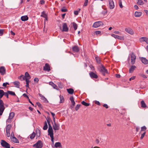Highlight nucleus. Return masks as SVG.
Wrapping results in <instances>:
<instances>
[{"label": "nucleus", "mask_w": 148, "mask_h": 148, "mask_svg": "<svg viewBox=\"0 0 148 148\" xmlns=\"http://www.w3.org/2000/svg\"><path fill=\"white\" fill-rule=\"evenodd\" d=\"M49 128L48 131V135L51 138V141L54 143V137L53 130L51 124H49Z\"/></svg>", "instance_id": "nucleus-1"}, {"label": "nucleus", "mask_w": 148, "mask_h": 148, "mask_svg": "<svg viewBox=\"0 0 148 148\" xmlns=\"http://www.w3.org/2000/svg\"><path fill=\"white\" fill-rule=\"evenodd\" d=\"M4 103L3 100H0V115L1 116L5 110Z\"/></svg>", "instance_id": "nucleus-2"}, {"label": "nucleus", "mask_w": 148, "mask_h": 148, "mask_svg": "<svg viewBox=\"0 0 148 148\" xmlns=\"http://www.w3.org/2000/svg\"><path fill=\"white\" fill-rule=\"evenodd\" d=\"M100 72L104 76L106 74L108 73L107 70L105 68L104 66L103 65H101L100 68Z\"/></svg>", "instance_id": "nucleus-3"}, {"label": "nucleus", "mask_w": 148, "mask_h": 148, "mask_svg": "<svg viewBox=\"0 0 148 148\" xmlns=\"http://www.w3.org/2000/svg\"><path fill=\"white\" fill-rule=\"evenodd\" d=\"M43 146L42 143L41 141H38L36 144H34L33 147L36 148H41Z\"/></svg>", "instance_id": "nucleus-4"}, {"label": "nucleus", "mask_w": 148, "mask_h": 148, "mask_svg": "<svg viewBox=\"0 0 148 148\" xmlns=\"http://www.w3.org/2000/svg\"><path fill=\"white\" fill-rule=\"evenodd\" d=\"M130 56H131V64H134L135 62L136 57L135 54L133 52H132L130 55Z\"/></svg>", "instance_id": "nucleus-5"}, {"label": "nucleus", "mask_w": 148, "mask_h": 148, "mask_svg": "<svg viewBox=\"0 0 148 148\" xmlns=\"http://www.w3.org/2000/svg\"><path fill=\"white\" fill-rule=\"evenodd\" d=\"M11 126L10 124L8 125L6 127V136L8 137L10 136V130L11 129Z\"/></svg>", "instance_id": "nucleus-6"}, {"label": "nucleus", "mask_w": 148, "mask_h": 148, "mask_svg": "<svg viewBox=\"0 0 148 148\" xmlns=\"http://www.w3.org/2000/svg\"><path fill=\"white\" fill-rule=\"evenodd\" d=\"M102 22L101 21H97L95 22L92 25V27L95 28H97L99 27L101 25H103Z\"/></svg>", "instance_id": "nucleus-7"}, {"label": "nucleus", "mask_w": 148, "mask_h": 148, "mask_svg": "<svg viewBox=\"0 0 148 148\" xmlns=\"http://www.w3.org/2000/svg\"><path fill=\"white\" fill-rule=\"evenodd\" d=\"M15 115L14 113V112H10L9 114V118L7 120L6 122L10 123L11 122V120L14 117Z\"/></svg>", "instance_id": "nucleus-8"}, {"label": "nucleus", "mask_w": 148, "mask_h": 148, "mask_svg": "<svg viewBox=\"0 0 148 148\" xmlns=\"http://www.w3.org/2000/svg\"><path fill=\"white\" fill-rule=\"evenodd\" d=\"M43 70L45 71L49 72L51 70L50 66L48 63H46L43 67Z\"/></svg>", "instance_id": "nucleus-9"}, {"label": "nucleus", "mask_w": 148, "mask_h": 148, "mask_svg": "<svg viewBox=\"0 0 148 148\" xmlns=\"http://www.w3.org/2000/svg\"><path fill=\"white\" fill-rule=\"evenodd\" d=\"M6 69L4 67L2 66L0 67V73L1 75H3L5 74Z\"/></svg>", "instance_id": "nucleus-10"}, {"label": "nucleus", "mask_w": 148, "mask_h": 148, "mask_svg": "<svg viewBox=\"0 0 148 148\" xmlns=\"http://www.w3.org/2000/svg\"><path fill=\"white\" fill-rule=\"evenodd\" d=\"M111 36L115 38L120 39L121 40H124V37L123 36H119L117 35L114 34H112L111 35Z\"/></svg>", "instance_id": "nucleus-11"}, {"label": "nucleus", "mask_w": 148, "mask_h": 148, "mask_svg": "<svg viewBox=\"0 0 148 148\" xmlns=\"http://www.w3.org/2000/svg\"><path fill=\"white\" fill-rule=\"evenodd\" d=\"M53 127L54 130H58L59 129V125L58 123H53Z\"/></svg>", "instance_id": "nucleus-12"}, {"label": "nucleus", "mask_w": 148, "mask_h": 148, "mask_svg": "<svg viewBox=\"0 0 148 148\" xmlns=\"http://www.w3.org/2000/svg\"><path fill=\"white\" fill-rule=\"evenodd\" d=\"M109 7L110 9H112L114 8V3L112 0H109Z\"/></svg>", "instance_id": "nucleus-13"}, {"label": "nucleus", "mask_w": 148, "mask_h": 148, "mask_svg": "<svg viewBox=\"0 0 148 148\" xmlns=\"http://www.w3.org/2000/svg\"><path fill=\"white\" fill-rule=\"evenodd\" d=\"M63 31L64 32H67L69 30V29L67 27V24L66 23H64L63 25Z\"/></svg>", "instance_id": "nucleus-14"}, {"label": "nucleus", "mask_w": 148, "mask_h": 148, "mask_svg": "<svg viewBox=\"0 0 148 148\" xmlns=\"http://www.w3.org/2000/svg\"><path fill=\"white\" fill-rule=\"evenodd\" d=\"M90 76L91 78L97 79L98 78L97 75L94 73L91 72L89 73Z\"/></svg>", "instance_id": "nucleus-15"}, {"label": "nucleus", "mask_w": 148, "mask_h": 148, "mask_svg": "<svg viewBox=\"0 0 148 148\" xmlns=\"http://www.w3.org/2000/svg\"><path fill=\"white\" fill-rule=\"evenodd\" d=\"M125 31L126 32L132 35L134 34V32L133 30L131 28H125Z\"/></svg>", "instance_id": "nucleus-16"}, {"label": "nucleus", "mask_w": 148, "mask_h": 148, "mask_svg": "<svg viewBox=\"0 0 148 148\" xmlns=\"http://www.w3.org/2000/svg\"><path fill=\"white\" fill-rule=\"evenodd\" d=\"M10 139L14 143H19L18 139L15 137H10Z\"/></svg>", "instance_id": "nucleus-17"}, {"label": "nucleus", "mask_w": 148, "mask_h": 148, "mask_svg": "<svg viewBox=\"0 0 148 148\" xmlns=\"http://www.w3.org/2000/svg\"><path fill=\"white\" fill-rule=\"evenodd\" d=\"M142 14V12H135L134 15L136 17H140Z\"/></svg>", "instance_id": "nucleus-18"}, {"label": "nucleus", "mask_w": 148, "mask_h": 148, "mask_svg": "<svg viewBox=\"0 0 148 148\" xmlns=\"http://www.w3.org/2000/svg\"><path fill=\"white\" fill-rule=\"evenodd\" d=\"M141 60L142 63L144 64H147L148 63V60L145 58H141Z\"/></svg>", "instance_id": "nucleus-19"}, {"label": "nucleus", "mask_w": 148, "mask_h": 148, "mask_svg": "<svg viewBox=\"0 0 148 148\" xmlns=\"http://www.w3.org/2000/svg\"><path fill=\"white\" fill-rule=\"evenodd\" d=\"M72 50L74 52H77L79 51V49L78 47L77 46H75L72 47Z\"/></svg>", "instance_id": "nucleus-20"}, {"label": "nucleus", "mask_w": 148, "mask_h": 148, "mask_svg": "<svg viewBox=\"0 0 148 148\" xmlns=\"http://www.w3.org/2000/svg\"><path fill=\"white\" fill-rule=\"evenodd\" d=\"M39 95L41 97V99L43 100L44 102H48V101L45 97L43 96L42 94H39Z\"/></svg>", "instance_id": "nucleus-21"}, {"label": "nucleus", "mask_w": 148, "mask_h": 148, "mask_svg": "<svg viewBox=\"0 0 148 148\" xmlns=\"http://www.w3.org/2000/svg\"><path fill=\"white\" fill-rule=\"evenodd\" d=\"M21 19L22 21H25L28 19V17L27 16H23L21 17Z\"/></svg>", "instance_id": "nucleus-22"}, {"label": "nucleus", "mask_w": 148, "mask_h": 148, "mask_svg": "<svg viewBox=\"0 0 148 148\" xmlns=\"http://www.w3.org/2000/svg\"><path fill=\"white\" fill-rule=\"evenodd\" d=\"M41 16L45 18L46 20H47V16L45 12L43 11L41 13Z\"/></svg>", "instance_id": "nucleus-23"}, {"label": "nucleus", "mask_w": 148, "mask_h": 148, "mask_svg": "<svg viewBox=\"0 0 148 148\" xmlns=\"http://www.w3.org/2000/svg\"><path fill=\"white\" fill-rule=\"evenodd\" d=\"M141 107L142 108H147V106L146 105L144 101L142 100L141 101Z\"/></svg>", "instance_id": "nucleus-24"}, {"label": "nucleus", "mask_w": 148, "mask_h": 148, "mask_svg": "<svg viewBox=\"0 0 148 148\" xmlns=\"http://www.w3.org/2000/svg\"><path fill=\"white\" fill-rule=\"evenodd\" d=\"M136 68V66H135L133 65L132 66L130 69H129V72L130 73H132L134 71V70Z\"/></svg>", "instance_id": "nucleus-25"}, {"label": "nucleus", "mask_w": 148, "mask_h": 148, "mask_svg": "<svg viewBox=\"0 0 148 148\" xmlns=\"http://www.w3.org/2000/svg\"><path fill=\"white\" fill-rule=\"evenodd\" d=\"M4 92L3 90H0V100H2L1 99L4 95Z\"/></svg>", "instance_id": "nucleus-26"}, {"label": "nucleus", "mask_w": 148, "mask_h": 148, "mask_svg": "<svg viewBox=\"0 0 148 148\" xmlns=\"http://www.w3.org/2000/svg\"><path fill=\"white\" fill-rule=\"evenodd\" d=\"M14 85L15 86V87L17 88H19L20 86V83L18 81H15L14 82H13Z\"/></svg>", "instance_id": "nucleus-27"}, {"label": "nucleus", "mask_w": 148, "mask_h": 148, "mask_svg": "<svg viewBox=\"0 0 148 148\" xmlns=\"http://www.w3.org/2000/svg\"><path fill=\"white\" fill-rule=\"evenodd\" d=\"M49 85H51L54 89H57V88H58L56 85L54 84V83L52 82H49Z\"/></svg>", "instance_id": "nucleus-28"}, {"label": "nucleus", "mask_w": 148, "mask_h": 148, "mask_svg": "<svg viewBox=\"0 0 148 148\" xmlns=\"http://www.w3.org/2000/svg\"><path fill=\"white\" fill-rule=\"evenodd\" d=\"M67 90L68 93L69 94H72L74 92V90L73 89L71 88L67 89Z\"/></svg>", "instance_id": "nucleus-29"}, {"label": "nucleus", "mask_w": 148, "mask_h": 148, "mask_svg": "<svg viewBox=\"0 0 148 148\" xmlns=\"http://www.w3.org/2000/svg\"><path fill=\"white\" fill-rule=\"evenodd\" d=\"M44 125L43 128V129L44 130H47L48 128V125L46 121L44 122Z\"/></svg>", "instance_id": "nucleus-30"}, {"label": "nucleus", "mask_w": 148, "mask_h": 148, "mask_svg": "<svg viewBox=\"0 0 148 148\" xmlns=\"http://www.w3.org/2000/svg\"><path fill=\"white\" fill-rule=\"evenodd\" d=\"M24 76L25 77V79H29L31 78L30 75L27 72H26L25 73V76Z\"/></svg>", "instance_id": "nucleus-31"}, {"label": "nucleus", "mask_w": 148, "mask_h": 148, "mask_svg": "<svg viewBox=\"0 0 148 148\" xmlns=\"http://www.w3.org/2000/svg\"><path fill=\"white\" fill-rule=\"evenodd\" d=\"M55 146L56 147H61L62 145H61V143L60 142H56L55 144Z\"/></svg>", "instance_id": "nucleus-32"}, {"label": "nucleus", "mask_w": 148, "mask_h": 148, "mask_svg": "<svg viewBox=\"0 0 148 148\" xmlns=\"http://www.w3.org/2000/svg\"><path fill=\"white\" fill-rule=\"evenodd\" d=\"M81 103L82 105L86 106H89L90 104L89 103H87L84 101H82L81 102Z\"/></svg>", "instance_id": "nucleus-33"}, {"label": "nucleus", "mask_w": 148, "mask_h": 148, "mask_svg": "<svg viewBox=\"0 0 148 148\" xmlns=\"http://www.w3.org/2000/svg\"><path fill=\"white\" fill-rule=\"evenodd\" d=\"M18 78L19 79L21 80H24L25 79V77L23 75H21L20 76L18 77Z\"/></svg>", "instance_id": "nucleus-34"}, {"label": "nucleus", "mask_w": 148, "mask_h": 148, "mask_svg": "<svg viewBox=\"0 0 148 148\" xmlns=\"http://www.w3.org/2000/svg\"><path fill=\"white\" fill-rule=\"evenodd\" d=\"M137 3L139 5H142L144 4V3L142 0H138Z\"/></svg>", "instance_id": "nucleus-35"}, {"label": "nucleus", "mask_w": 148, "mask_h": 148, "mask_svg": "<svg viewBox=\"0 0 148 148\" xmlns=\"http://www.w3.org/2000/svg\"><path fill=\"white\" fill-rule=\"evenodd\" d=\"M29 79H25V81L26 82V86L27 87L29 88Z\"/></svg>", "instance_id": "nucleus-36"}, {"label": "nucleus", "mask_w": 148, "mask_h": 148, "mask_svg": "<svg viewBox=\"0 0 148 148\" xmlns=\"http://www.w3.org/2000/svg\"><path fill=\"white\" fill-rule=\"evenodd\" d=\"M60 103L63 102L64 101L63 97L62 96L60 95Z\"/></svg>", "instance_id": "nucleus-37"}, {"label": "nucleus", "mask_w": 148, "mask_h": 148, "mask_svg": "<svg viewBox=\"0 0 148 148\" xmlns=\"http://www.w3.org/2000/svg\"><path fill=\"white\" fill-rule=\"evenodd\" d=\"M8 93H9V94L10 95H13V96H16V94H15V93H14V92L8 90Z\"/></svg>", "instance_id": "nucleus-38"}, {"label": "nucleus", "mask_w": 148, "mask_h": 148, "mask_svg": "<svg viewBox=\"0 0 148 148\" xmlns=\"http://www.w3.org/2000/svg\"><path fill=\"white\" fill-rule=\"evenodd\" d=\"M146 38V37H142L139 39V41L141 42H145V39H146L145 38Z\"/></svg>", "instance_id": "nucleus-39"}, {"label": "nucleus", "mask_w": 148, "mask_h": 148, "mask_svg": "<svg viewBox=\"0 0 148 148\" xmlns=\"http://www.w3.org/2000/svg\"><path fill=\"white\" fill-rule=\"evenodd\" d=\"M72 24L73 26L74 29L75 30H76L77 29V24L74 22H73Z\"/></svg>", "instance_id": "nucleus-40"}, {"label": "nucleus", "mask_w": 148, "mask_h": 148, "mask_svg": "<svg viewBox=\"0 0 148 148\" xmlns=\"http://www.w3.org/2000/svg\"><path fill=\"white\" fill-rule=\"evenodd\" d=\"M35 132H33L31 135H30L29 136H30V138L31 139H33L34 138V137L35 136Z\"/></svg>", "instance_id": "nucleus-41"}, {"label": "nucleus", "mask_w": 148, "mask_h": 148, "mask_svg": "<svg viewBox=\"0 0 148 148\" xmlns=\"http://www.w3.org/2000/svg\"><path fill=\"white\" fill-rule=\"evenodd\" d=\"M95 59L97 62L98 63H100V60L99 58L98 57H96Z\"/></svg>", "instance_id": "nucleus-42"}, {"label": "nucleus", "mask_w": 148, "mask_h": 148, "mask_svg": "<svg viewBox=\"0 0 148 148\" xmlns=\"http://www.w3.org/2000/svg\"><path fill=\"white\" fill-rule=\"evenodd\" d=\"M147 129L146 127L145 126H144L141 127V131H144L146 130Z\"/></svg>", "instance_id": "nucleus-43"}, {"label": "nucleus", "mask_w": 148, "mask_h": 148, "mask_svg": "<svg viewBox=\"0 0 148 148\" xmlns=\"http://www.w3.org/2000/svg\"><path fill=\"white\" fill-rule=\"evenodd\" d=\"M47 122L48 124H50V122L51 121V119L49 117H47Z\"/></svg>", "instance_id": "nucleus-44"}, {"label": "nucleus", "mask_w": 148, "mask_h": 148, "mask_svg": "<svg viewBox=\"0 0 148 148\" xmlns=\"http://www.w3.org/2000/svg\"><path fill=\"white\" fill-rule=\"evenodd\" d=\"M80 106H81V105H80V104L77 105L75 108V109L76 110V111L79 108Z\"/></svg>", "instance_id": "nucleus-45"}, {"label": "nucleus", "mask_w": 148, "mask_h": 148, "mask_svg": "<svg viewBox=\"0 0 148 148\" xmlns=\"http://www.w3.org/2000/svg\"><path fill=\"white\" fill-rule=\"evenodd\" d=\"M119 5L120 7L121 8H122L123 7V5H122V3L121 1V0H120L119 1Z\"/></svg>", "instance_id": "nucleus-46"}, {"label": "nucleus", "mask_w": 148, "mask_h": 148, "mask_svg": "<svg viewBox=\"0 0 148 148\" xmlns=\"http://www.w3.org/2000/svg\"><path fill=\"white\" fill-rule=\"evenodd\" d=\"M36 104L40 108H42V105L39 102H37Z\"/></svg>", "instance_id": "nucleus-47"}, {"label": "nucleus", "mask_w": 148, "mask_h": 148, "mask_svg": "<svg viewBox=\"0 0 148 148\" xmlns=\"http://www.w3.org/2000/svg\"><path fill=\"white\" fill-rule=\"evenodd\" d=\"M145 133H146V132H144L143 134H141V136L140 137L141 139H143V138L144 137V136L145 134Z\"/></svg>", "instance_id": "nucleus-48"}, {"label": "nucleus", "mask_w": 148, "mask_h": 148, "mask_svg": "<svg viewBox=\"0 0 148 148\" xmlns=\"http://www.w3.org/2000/svg\"><path fill=\"white\" fill-rule=\"evenodd\" d=\"M8 92H4V95H5L7 98H8Z\"/></svg>", "instance_id": "nucleus-49"}, {"label": "nucleus", "mask_w": 148, "mask_h": 148, "mask_svg": "<svg viewBox=\"0 0 148 148\" xmlns=\"http://www.w3.org/2000/svg\"><path fill=\"white\" fill-rule=\"evenodd\" d=\"M88 0H85L84 3V6H86L87 5Z\"/></svg>", "instance_id": "nucleus-50"}, {"label": "nucleus", "mask_w": 148, "mask_h": 148, "mask_svg": "<svg viewBox=\"0 0 148 148\" xmlns=\"http://www.w3.org/2000/svg\"><path fill=\"white\" fill-rule=\"evenodd\" d=\"M62 12H66L67 11V10L66 9L62 8L61 10Z\"/></svg>", "instance_id": "nucleus-51"}, {"label": "nucleus", "mask_w": 148, "mask_h": 148, "mask_svg": "<svg viewBox=\"0 0 148 148\" xmlns=\"http://www.w3.org/2000/svg\"><path fill=\"white\" fill-rule=\"evenodd\" d=\"M95 103L96 104L98 105H100L101 104L98 101H95Z\"/></svg>", "instance_id": "nucleus-52"}, {"label": "nucleus", "mask_w": 148, "mask_h": 148, "mask_svg": "<svg viewBox=\"0 0 148 148\" xmlns=\"http://www.w3.org/2000/svg\"><path fill=\"white\" fill-rule=\"evenodd\" d=\"M45 1L44 0H41L40 1V3L41 4H43L45 3Z\"/></svg>", "instance_id": "nucleus-53"}, {"label": "nucleus", "mask_w": 148, "mask_h": 148, "mask_svg": "<svg viewBox=\"0 0 148 148\" xmlns=\"http://www.w3.org/2000/svg\"><path fill=\"white\" fill-rule=\"evenodd\" d=\"M101 33V31H97L95 32V33L97 35L100 34Z\"/></svg>", "instance_id": "nucleus-54"}, {"label": "nucleus", "mask_w": 148, "mask_h": 148, "mask_svg": "<svg viewBox=\"0 0 148 148\" xmlns=\"http://www.w3.org/2000/svg\"><path fill=\"white\" fill-rule=\"evenodd\" d=\"M3 30L2 29H0V34L1 35H2L3 34Z\"/></svg>", "instance_id": "nucleus-55"}, {"label": "nucleus", "mask_w": 148, "mask_h": 148, "mask_svg": "<svg viewBox=\"0 0 148 148\" xmlns=\"http://www.w3.org/2000/svg\"><path fill=\"white\" fill-rule=\"evenodd\" d=\"M103 106L104 107H105L106 108H107V109L108 108V106L107 104H104L103 105Z\"/></svg>", "instance_id": "nucleus-56"}, {"label": "nucleus", "mask_w": 148, "mask_h": 148, "mask_svg": "<svg viewBox=\"0 0 148 148\" xmlns=\"http://www.w3.org/2000/svg\"><path fill=\"white\" fill-rule=\"evenodd\" d=\"M70 99L71 102L74 101V98L73 96H71L70 98Z\"/></svg>", "instance_id": "nucleus-57"}, {"label": "nucleus", "mask_w": 148, "mask_h": 148, "mask_svg": "<svg viewBox=\"0 0 148 148\" xmlns=\"http://www.w3.org/2000/svg\"><path fill=\"white\" fill-rule=\"evenodd\" d=\"M34 81L36 82H38L39 79L37 77L35 78L34 79Z\"/></svg>", "instance_id": "nucleus-58"}, {"label": "nucleus", "mask_w": 148, "mask_h": 148, "mask_svg": "<svg viewBox=\"0 0 148 148\" xmlns=\"http://www.w3.org/2000/svg\"><path fill=\"white\" fill-rule=\"evenodd\" d=\"M23 96L25 97H26L27 99H29V97L25 93L23 94Z\"/></svg>", "instance_id": "nucleus-59"}, {"label": "nucleus", "mask_w": 148, "mask_h": 148, "mask_svg": "<svg viewBox=\"0 0 148 148\" xmlns=\"http://www.w3.org/2000/svg\"><path fill=\"white\" fill-rule=\"evenodd\" d=\"M99 140L97 138L96 139L95 142L97 144H99Z\"/></svg>", "instance_id": "nucleus-60"}, {"label": "nucleus", "mask_w": 148, "mask_h": 148, "mask_svg": "<svg viewBox=\"0 0 148 148\" xmlns=\"http://www.w3.org/2000/svg\"><path fill=\"white\" fill-rule=\"evenodd\" d=\"M79 12L78 11H76L74 12V14L75 15H77L78 14Z\"/></svg>", "instance_id": "nucleus-61"}, {"label": "nucleus", "mask_w": 148, "mask_h": 148, "mask_svg": "<svg viewBox=\"0 0 148 148\" xmlns=\"http://www.w3.org/2000/svg\"><path fill=\"white\" fill-rule=\"evenodd\" d=\"M146 39L145 40V42L147 44H148V38L146 37V38H145Z\"/></svg>", "instance_id": "nucleus-62"}, {"label": "nucleus", "mask_w": 148, "mask_h": 148, "mask_svg": "<svg viewBox=\"0 0 148 148\" xmlns=\"http://www.w3.org/2000/svg\"><path fill=\"white\" fill-rule=\"evenodd\" d=\"M134 8H135L136 10H138V8H139L138 6L137 5H135L134 6Z\"/></svg>", "instance_id": "nucleus-63"}, {"label": "nucleus", "mask_w": 148, "mask_h": 148, "mask_svg": "<svg viewBox=\"0 0 148 148\" xmlns=\"http://www.w3.org/2000/svg\"><path fill=\"white\" fill-rule=\"evenodd\" d=\"M144 12L146 13V14L148 16V10H144Z\"/></svg>", "instance_id": "nucleus-64"}]
</instances>
